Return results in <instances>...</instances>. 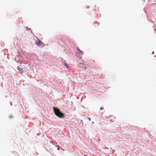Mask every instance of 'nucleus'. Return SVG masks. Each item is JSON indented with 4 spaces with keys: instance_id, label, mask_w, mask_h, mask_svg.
<instances>
[{
    "instance_id": "obj_1",
    "label": "nucleus",
    "mask_w": 156,
    "mask_h": 156,
    "mask_svg": "<svg viewBox=\"0 0 156 156\" xmlns=\"http://www.w3.org/2000/svg\"><path fill=\"white\" fill-rule=\"evenodd\" d=\"M53 111L56 115L59 118H63L64 116V114L61 112L59 109L55 107L53 108Z\"/></svg>"
},
{
    "instance_id": "obj_2",
    "label": "nucleus",
    "mask_w": 156,
    "mask_h": 156,
    "mask_svg": "<svg viewBox=\"0 0 156 156\" xmlns=\"http://www.w3.org/2000/svg\"><path fill=\"white\" fill-rule=\"evenodd\" d=\"M76 49L77 52L76 53V55L80 57V58H81V56L83 54V51L80 50L78 48H76Z\"/></svg>"
},
{
    "instance_id": "obj_3",
    "label": "nucleus",
    "mask_w": 156,
    "mask_h": 156,
    "mask_svg": "<svg viewBox=\"0 0 156 156\" xmlns=\"http://www.w3.org/2000/svg\"><path fill=\"white\" fill-rule=\"evenodd\" d=\"M38 41L35 42V43L38 46H41L42 47L44 46V44L39 39H38Z\"/></svg>"
},
{
    "instance_id": "obj_4",
    "label": "nucleus",
    "mask_w": 156,
    "mask_h": 156,
    "mask_svg": "<svg viewBox=\"0 0 156 156\" xmlns=\"http://www.w3.org/2000/svg\"><path fill=\"white\" fill-rule=\"evenodd\" d=\"M63 65L65 66H67V64L65 63H63Z\"/></svg>"
},
{
    "instance_id": "obj_5",
    "label": "nucleus",
    "mask_w": 156,
    "mask_h": 156,
    "mask_svg": "<svg viewBox=\"0 0 156 156\" xmlns=\"http://www.w3.org/2000/svg\"><path fill=\"white\" fill-rule=\"evenodd\" d=\"M104 109V108L103 107L101 108H100V110H102Z\"/></svg>"
},
{
    "instance_id": "obj_6",
    "label": "nucleus",
    "mask_w": 156,
    "mask_h": 156,
    "mask_svg": "<svg viewBox=\"0 0 156 156\" xmlns=\"http://www.w3.org/2000/svg\"><path fill=\"white\" fill-rule=\"evenodd\" d=\"M88 119L89 120V121H90L91 120H90V118L88 117Z\"/></svg>"
},
{
    "instance_id": "obj_7",
    "label": "nucleus",
    "mask_w": 156,
    "mask_h": 156,
    "mask_svg": "<svg viewBox=\"0 0 156 156\" xmlns=\"http://www.w3.org/2000/svg\"><path fill=\"white\" fill-rule=\"evenodd\" d=\"M57 147H58V150H59V146H57Z\"/></svg>"
}]
</instances>
